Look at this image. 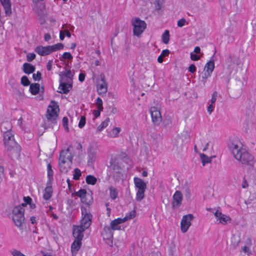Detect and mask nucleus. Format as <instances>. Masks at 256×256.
I'll use <instances>...</instances> for the list:
<instances>
[{
    "label": "nucleus",
    "instance_id": "60",
    "mask_svg": "<svg viewBox=\"0 0 256 256\" xmlns=\"http://www.w3.org/2000/svg\"><path fill=\"white\" fill-rule=\"evenodd\" d=\"M214 106L212 104L209 105L208 108V112L210 114L213 111Z\"/></svg>",
    "mask_w": 256,
    "mask_h": 256
},
{
    "label": "nucleus",
    "instance_id": "10",
    "mask_svg": "<svg viewBox=\"0 0 256 256\" xmlns=\"http://www.w3.org/2000/svg\"><path fill=\"white\" fill-rule=\"evenodd\" d=\"M194 218V216L192 214H188L183 216L180 225L181 230L182 232H186L190 226H191V221Z\"/></svg>",
    "mask_w": 256,
    "mask_h": 256
},
{
    "label": "nucleus",
    "instance_id": "30",
    "mask_svg": "<svg viewBox=\"0 0 256 256\" xmlns=\"http://www.w3.org/2000/svg\"><path fill=\"white\" fill-rule=\"evenodd\" d=\"M211 74L204 71L200 76V80L204 85L205 84L207 79L211 76Z\"/></svg>",
    "mask_w": 256,
    "mask_h": 256
},
{
    "label": "nucleus",
    "instance_id": "29",
    "mask_svg": "<svg viewBox=\"0 0 256 256\" xmlns=\"http://www.w3.org/2000/svg\"><path fill=\"white\" fill-rule=\"evenodd\" d=\"M200 157L203 166H205L206 164L210 163L212 160V157H208L204 154H200Z\"/></svg>",
    "mask_w": 256,
    "mask_h": 256
},
{
    "label": "nucleus",
    "instance_id": "9",
    "mask_svg": "<svg viewBox=\"0 0 256 256\" xmlns=\"http://www.w3.org/2000/svg\"><path fill=\"white\" fill-rule=\"evenodd\" d=\"M99 78L100 80H97V92L98 94L103 96L108 91V83L106 81L104 74H100Z\"/></svg>",
    "mask_w": 256,
    "mask_h": 256
},
{
    "label": "nucleus",
    "instance_id": "61",
    "mask_svg": "<svg viewBox=\"0 0 256 256\" xmlns=\"http://www.w3.org/2000/svg\"><path fill=\"white\" fill-rule=\"evenodd\" d=\"M155 4H156V8L157 10H160L161 8V5L160 3V1H158V0L156 1Z\"/></svg>",
    "mask_w": 256,
    "mask_h": 256
},
{
    "label": "nucleus",
    "instance_id": "46",
    "mask_svg": "<svg viewBox=\"0 0 256 256\" xmlns=\"http://www.w3.org/2000/svg\"><path fill=\"white\" fill-rule=\"evenodd\" d=\"M190 58L192 60L196 61L200 59V56L193 52L190 53Z\"/></svg>",
    "mask_w": 256,
    "mask_h": 256
},
{
    "label": "nucleus",
    "instance_id": "27",
    "mask_svg": "<svg viewBox=\"0 0 256 256\" xmlns=\"http://www.w3.org/2000/svg\"><path fill=\"white\" fill-rule=\"evenodd\" d=\"M52 190L51 186H48L46 188L43 194V198L45 200H49L52 196Z\"/></svg>",
    "mask_w": 256,
    "mask_h": 256
},
{
    "label": "nucleus",
    "instance_id": "3",
    "mask_svg": "<svg viewBox=\"0 0 256 256\" xmlns=\"http://www.w3.org/2000/svg\"><path fill=\"white\" fill-rule=\"evenodd\" d=\"M8 155L12 159L18 158L20 155V146L15 141L12 140L10 141L4 142Z\"/></svg>",
    "mask_w": 256,
    "mask_h": 256
},
{
    "label": "nucleus",
    "instance_id": "58",
    "mask_svg": "<svg viewBox=\"0 0 256 256\" xmlns=\"http://www.w3.org/2000/svg\"><path fill=\"white\" fill-rule=\"evenodd\" d=\"M52 60H49L47 64V65H46L47 70L49 71L51 70H52Z\"/></svg>",
    "mask_w": 256,
    "mask_h": 256
},
{
    "label": "nucleus",
    "instance_id": "64",
    "mask_svg": "<svg viewBox=\"0 0 256 256\" xmlns=\"http://www.w3.org/2000/svg\"><path fill=\"white\" fill-rule=\"evenodd\" d=\"M200 52V48L199 46H198L195 47L194 52L196 54H198Z\"/></svg>",
    "mask_w": 256,
    "mask_h": 256
},
{
    "label": "nucleus",
    "instance_id": "2",
    "mask_svg": "<svg viewBox=\"0 0 256 256\" xmlns=\"http://www.w3.org/2000/svg\"><path fill=\"white\" fill-rule=\"evenodd\" d=\"M58 112L59 107L57 102L54 101H52L50 104L48 108L46 114L47 122L52 124H56V123Z\"/></svg>",
    "mask_w": 256,
    "mask_h": 256
},
{
    "label": "nucleus",
    "instance_id": "21",
    "mask_svg": "<svg viewBox=\"0 0 256 256\" xmlns=\"http://www.w3.org/2000/svg\"><path fill=\"white\" fill-rule=\"evenodd\" d=\"M72 164V162L70 160L60 162L59 161V167L60 171L63 173H66L68 170L70 168V165Z\"/></svg>",
    "mask_w": 256,
    "mask_h": 256
},
{
    "label": "nucleus",
    "instance_id": "59",
    "mask_svg": "<svg viewBox=\"0 0 256 256\" xmlns=\"http://www.w3.org/2000/svg\"><path fill=\"white\" fill-rule=\"evenodd\" d=\"M44 38L46 42L49 41L51 39L50 34L48 33L46 34L44 36Z\"/></svg>",
    "mask_w": 256,
    "mask_h": 256
},
{
    "label": "nucleus",
    "instance_id": "6",
    "mask_svg": "<svg viewBox=\"0 0 256 256\" xmlns=\"http://www.w3.org/2000/svg\"><path fill=\"white\" fill-rule=\"evenodd\" d=\"M1 130L4 132V142L14 140V132L11 130V126L8 122L2 124Z\"/></svg>",
    "mask_w": 256,
    "mask_h": 256
},
{
    "label": "nucleus",
    "instance_id": "57",
    "mask_svg": "<svg viewBox=\"0 0 256 256\" xmlns=\"http://www.w3.org/2000/svg\"><path fill=\"white\" fill-rule=\"evenodd\" d=\"M169 54H170V50H168L166 49V50H163L162 51L161 55H162V56L164 57V56H168Z\"/></svg>",
    "mask_w": 256,
    "mask_h": 256
},
{
    "label": "nucleus",
    "instance_id": "1",
    "mask_svg": "<svg viewBox=\"0 0 256 256\" xmlns=\"http://www.w3.org/2000/svg\"><path fill=\"white\" fill-rule=\"evenodd\" d=\"M232 154L242 164L252 166L254 163V156L246 149L242 148V143L238 140H233L229 145Z\"/></svg>",
    "mask_w": 256,
    "mask_h": 256
},
{
    "label": "nucleus",
    "instance_id": "42",
    "mask_svg": "<svg viewBox=\"0 0 256 256\" xmlns=\"http://www.w3.org/2000/svg\"><path fill=\"white\" fill-rule=\"evenodd\" d=\"M86 124V118L84 116H82L80 118V120L78 123V127L80 128H83Z\"/></svg>",
    "mask_w": 256,
    "mask_h": 256
},
{
    "label": "nucleus",
    "instance_id": "32",
    "mask_svg": "<svg viewBox=\"0 0 256 256\" xmlns=\"http://www.w3.org/2000/svg\"><path fill=\"white\" fill-rule=\"evenodd\" d=\"M109 122H110V118H107L98 127L97 132H100L102 131L105 128H106L108 126V124Z\"/></svg>",
    "mask_w": 256,
    "mask_h": 256
},
{
    "label": "nucleus",
    "instance_id": "20",
    "mask_svg": "<svg viewBox=\"0 0 256 256\" xmlns=\"http://www.w3.org/2000/svg\"><path fill=\"white\" fill-rule=\"evenodd\" d=\"M0 2L4 10L6 16H10L12 13L10 0H0Z\"/></svg>",
    "mask_w": 256,
    "mask_h": 256
},
{
    "label": "nucleus",
    "instance_id": "11",
    "mask_svg": "<svg viewBox=\"0 0 256 256\" xmlns=\"http://www.w3.org/2000/svg\"><path fill=\"white\" fill-rule=\"evenodd\" d=\"M60 84L58 87V92L61 94H67L72 88V82L60 80Z\"/></svg>",
    "mask_w": 256,
    "mask_h": 256
},
{
    "label": "nucleus",
    "instance_id": "17",
    "mask_svg": "<svg viewBox=\"0 0 256 256\" xmlns=\"http://www.w3.org/2000/svg\"><path fill=\"white\" fill-rule=\"evenodd\" d=\"M35 52L42 56L48 55L52 52L50 46H38L36 48Z\"/></svg>",
    "mask_w": 256,
    "mask_h": 256
},
{
    "label": "nucleus",
    "instance_id": "7",
    "mask_svg": "<svg viewBox=\"0 0 256 256\" xmlns=\"http://www.w3.org/2000/svg\"><path fill=\"white\" fill-rule=\"evenodd\" d=\"M132 25L134 26V34L138 36H140L146 28V23L144 20H140L139 18H136L132 20Z\"/></svg>",
    "mask_w": 256,
    "mask_h": 256
},
{
    "label": "nucleus",
    "instance_id": "18",
    "mask_svg": "<svg viewBox=\"0 0 256 256\" xmlns=\"http://www.w3.org/2000/svg\"><path fill=\"white\" fill-rule=\"evenodd\" d=\"M60 80L68 81V82H72V78L74 74L72 73L70 70H65L64 71L62 72L59 74Z\"/></svg>",
    "mask_w": 256,
    "mask_h": 256
},
{
    "label": "nucleus",
    "instance_id": "28",
    "mask_svg": "<svg viewBox=\"0 0 256 256\" xmlns=\"http://www.w3.org/2000/svg\"><path fill=\"white\" fill-rule=\"evenodd\" d=\"M214 60H210L204 66V70L205 72H209L210 74H212L214 70Z\"/></svg>",
    "mask_w": 256,
    "mask_h": 256
},
{
    "label": "nucleus",
    "instance_id": "54",
    "mask_svg": "<svg viewBox=\"0 0 256 256\" xmlns=\"http://www.w3.org/2000/svg\"><path fill=\"white\" fill-rule=\"evenodd\" d=\"M246 246H250L252 245V239L250 237H248L246 240Z\"/></svg>",
    "mask_w": 256,
    "mask_h": 256
},
{
    "label": "nucleus",
    "instance_id": "39",
    "mask_svg": "<svg viewBox=\"0 0 256 256\" xmlns=\"http://www.w3.org/2000/svg\"><path fill=\"white\" fill-rule=\"evenodd\" d=\"M21 84L24 86H28L30 84V82L26 76H23L21 78Z\"/></svg>",
    "mask_w": 256,
    "mask_h": 256
},
{
    "label": "nucleus",
    "instance_id": "19",
    "mask_svg": "<svg viewBox=\"0 0 256 256\" xmlns=\"http://www.w3.org/2000/svg\"><path fill=\"white\" fill-rule=\"evenodd\" d=\"M85 230L81 227L78 226H74L73 229V236L76 238V240H82L83 237V232Z\"/></svg>",
    "mask_w": 256,
    "mask_h": 256
},
{
    "label": "nucleus",
    "instance_id": "25",
    "mask_svg": "<svg viewBox=\"0 0 256 256\" xmlns=\"http://www.w3.org/2000/svg\"><path fill=\"white\" fill-rule=\"evenodd\" d=\"M23 70L24 73L30 74L35 70V68L30 64L24 63L23 65Z\"/></svg>",
    "mask_w": 256,
    "mask_h": 256
},
{
    "label": "nucleus",
    "instance_id": "48",
    "mask_svg": "<svg viewBox=\"0 0 256 256\" xmlns=\"http://www.w3.org/2000/svg\"><path fill=\"white\" fill-rule=\"evenodd\" d=\"M217 97H218V93H217V92H213V94H212V99H211V103L212 104L215 103V102H216Z\"/></svg>",
    "mask_w": 256,
    "mask_h": 256
},
{
    "label": "nucleus",
    "instance_id": "56",
    "mask_svg": "<svg viewBox=\"0 0 256 256\" xmlns=\"http://www.w3.org/2000/svg\"><path fill=\"white\" fill-rule=\"evenodd\" d=\"M85 78V74L83 73H80L78 76V80L80 82L84 81Z\"/></svg>",
    "mask_w": 256,
    "mask_h": 256
},
{
    "label": "nucleus",
    "instance_id": "40",
    "mask_svg": "<svg viewBox=\"0 0 256 256\" xmlns=\"http://www.w3.org/2000/svg\"><path fill=\"white\" fill-rule=\"evenodd\" d=\"M96 106L98 110H103L102 101L100 98H98L96 100Z\"/></svg>",
    "mask_w": 256,
    "mask_h": 256
},
{
    "label": "nucleus",
    "instance_id": "53",
    "mask_svg": "<svg viewBox=\"0 0 256 256\" xmlns=\"http://www.w3.org/2000/svg\"><path fill=\"white\" fill-rule=\"evenodd\" d=\"M249 247L250 246H247L245 245L242 248L243 252L248 254H250V250Z\"/></svg>",
    "mask_w": 256,
    "mask_h": 256
},
{
    "label": "nucleus",
    "instance_id": "33",
    "mask_svg": "<svg viewBox=\"0 0 256 256\" xmlns=\"http://www.w3.org/2000/svg\"><path fill=\"white\" fill-rule=\"evenodd\" d=\"M110 194L112 199L115 200L118 197V195L116 189L113 186H110Z\"/></svg>",
    "mask_w": 256,
    "mask_h": 256
},
{
    "label": "nucleus",
    "instance_id": "5",
    "mask_svg": "<svg viewBox=\"0 0 256 256\" xmlns=\"http://www.w3.org/2000/svg\"><path fill=\"white\" fill-rule=\"evenodd\" d=\"M24 208L20 206H15L12 210V220L18 227L20 226L22 223L24 222Z\"/></svg>",
    "mask_w": 256,
    "mask_h": 256
},
{
    "label": "nucleus",
    "instance_id": "36",
    "mask_svg": "<svg viewBox=\"0 0 256 256\" xmlns=\"http://www.w3.org/2000/svg\"><path fill=\"white\" fill-rule=\"evenodd\" d=\"M52 52H56L58 50H62L64 48V44L62 43H58L54 45L50 46Z\"/></svg>",
    "mask_w": 256,
    "mask_h": 256
},
{
    "label": "nucleus",
    "instance_id": "41",
    "mask_svg": "<svg viewBox=\"0 0 256 256\" xmlns=\"http://www.w3.org/2000/svg\"><path fill=\"white\" fill-rule=\"evenodd\" d=\"M48 176L49 178V180L52 179L53 176V170L52 168V166L50 164H48Z\"/></svg>",
    "mask_w": 256,
    "mask_h": 256
},
{
    "label": "nucleus",
    "instance_id": "49",
    "mask_svg": "<svg viewBox=\"0 0 256 256\" xmlns=\"http://www.w3.org/2000/svg\"><path fill=\"white\" fill-rule=\"evenodd\" d=\"M63 125L65 127L66 129L68 130V118L66 117H64L62 118Z\"/></svg>",
    "mask_w": 256,
    "mask_h": 256
},
{
    "label": "nucleus",
    "instance_id": "26",
    "mask_svg": "<svg viewBox=\"0 0 256 256\" xmlns=\"http://www.w3.org/2000/svg\"><path fill=\"white\" fill-rule=\"evenodd\" d=\"M40 90V85L38 83L32 84L30 85V91L33 95L38 94Z\"/></svg>",
    "mask_w": 256,
    "mask_h": 256
},
{
    "label": "nucleus",
    "instance_id": "23",
    "mask_svg": "<svg viewBox=\"0 0 256 256\" xmlns=\"http://www.w3.org/2000/svg\"><path fill=\"white\" fill-rule=\"evenodd\" d=\"M124 220L122 218H118L112 220L110 222V228L112 230H119L120 229V224L124 222Z\"/></svg>",
    "mask_w": 256,
    "mask_h": 256
},
{
    "label": "nucleus",
    "instance_id": "44",
    "mask_svg": "<svg viewBox=\"0 0 256 256\" xmlns=\"http://www.w3.org/2000/svg\"><path fill=\"white\" fill-rule=\"evenodd\" d=\"M41 73L40 72H37L36 74H34L32 77L34 80H40L41 78Z\"/></svg>",
    "mask_w": 256,
    "mask_h": 256
},
{
    "label": "nucleus",
    "instance_id": "13",
    "mask_svg": "<svg viewBox=\"0 0 256 256\" xmlns=\"http://www.w3.org/2000/svg\"><path fill=\"white\" fill-rule=\"evenodd\" d=\"M214 214L216 218H217V220H219V222L222 224H228V222H230V217L222 214V212L218 210H216L214 212Z\"/></svg>",
    "mask_w": 256,
    "mask_h": 256
},
{
    "label": "nucleus",
    "instance_id": "47",
    "mask_svg": "<svg viewBox=\"0 0 256 256\" xmlns=\"http://www.w3.org/2000/svg\"><path fill=\"white\" fill-rule=\"evenodd\" d=\"M186 19L184 18H182L178 20V26L179 27H182L186 23Z\"/></svg>",
    "mask_w": 256,
    "mask_h": 256
},
{
    "label": "nucleus",
    "instance_id": "50",
    "mask_svg": "<svg viewBox=\"0 0 256 256\" xmlns=\"http://www.w3.org/2000/svg\"><path fill=\"white\" fill-rule=\"evenodd\" d=\"M24 200L25 201V202L26 203V204H22V206H26V204H30V202L32 201V198H30L28 197H28H24Z\"/></svg>",
    "mask_w": 256,
    "mask_h": 256
},
{
    "label": "nucleus",
    "instance_id": "63",
    "mask_svg": "<svg viewBox=\"0 0 256 256\" xmlns=\"http://www.w3.org/2000/svg\"><path fill=\"white\" fill-rule=\"evenodd\" d=\"M163 58L164 56H162V55L160 54V56H159L158 58V62L159 63H162L163 62Z\"/></svg>",
    "mask_w": 256,
    "mask_h": 256
},
{
    "label": "nucleus",
    "instance_id": "15",
    "mask_svg": "<svg viewBox=\"0 0 256 256\" xmlns=\"http://www.w3.org/2000/svg\"><path fill=\"white\" fill-rule=\"evenodd\" d=\"M67 160L72 161V156L70 152V148H68L66 150H62L60 156V162H66Z\"/></svg>",
    "mask_w": 256,
    "mask_h": 256
},
{
    "label": "nucleus",
    "instance_id": "14",
    "mask_svg": "<svg viewBox=\"0 0 256 256\" xmlns=\"http://www.w3.org/2000/svg\"><path fill=\"white\" fill-rule=\"evenodd\" d=\"M183 199V196L180 191L176 190L173 196V202L172 206L174 208H178L182 204Z\"/></svg>",
    "mask_w": 256,
    "mask_h": 256
},
{
    "label": "nucleus",
    "instance_id": "4",
    "mask_svg": "<svg viewBox=\"0 0 256 256\" xmlns=\"http://www.w3.org/2000/svg\"><path fill=\"white\" fill-rule=\"evenodd\" d=\"M134 182L136 188L138 189L136 199L140 202L144 198V192L146 189V183L141 178L134 177Z\"/></svg>",
    "mask_w": 256,
    "mask_h": 256
},
{
    "label": "nucleus",
    "instance_id": "62",
    "mask_svg": "<svg viewBox=\"0 0 256 256\" xmlns=\"http://www.w3.org/2000/svg\"><path fill=\"white\" fill-rule=\"evenodd\" d=\"M248 186V184L246 179H244L242 184V188H245Z\"/></svg>",
    "mask_w": 256,
    "mask_h": 256
},
{
    "label": "nucleus",
    "instance_id": "34",
    "mask_svg": "<svg viewBox=\"0 0 256 256\" xmlns=\"http://www.w3.org/2000/svg\"><path fill=\"white\" fill-rule=\"evenodd\" d=\"M162 42L165 44H168L170 40V34L168 30H166L162 34Z\"/></svg>",
    "mask_w": 256,
    "mask_h": 256
},
{
    "label": "nucleus",
    "instance_id": "37",
    "mask_svg": "<svg viewBox=\"0 0 256 256\" xmlns=\"http://www.w3.org/2000/svg\"><path fill=\"white\" fill-rule=\"evenodd\" d=\"M136 216V212L134 210L131 211L126 216L122 218L123 220L125 222L128 220L132 219L135 217Z\"/></svg>",
    "mask_w": 256,
    "mask_h": 256
},
{
    "label": "nucleus",
    "instance_id": "38",
    "mask_svg": "<svg viewBox=\"0 0 256 256\" xmlns=\"http://www.w3.org/2000/svg\"><path fill=\"white\" fill-rule=\"evenodd\" d=\"M80 170L78 168H76L74 170V174H73V178L75 180H78L80 178Z\"/></svg>",
    "mask_w": 256,
    "mask_h": 256
},
{
    "label": "nucleus",
    "instance_id": "22",
    "mask_svg": "<svg viewBox=\"0 0 256 256\" xmlns=\"http://www.w3.org/2000/svg\"><path fill=\"white\" fill-rule=\"evenodd\" d=\"M76 194L78 196L80 197L82 199V201L86 203V204H90V200L87 201L86 199L88 197L91 198V196L86 193V192L84 189H81L79 190L76 193Z\"/></svg>",
    "mask_w": 256,
    "mask_h": 256
},
{
    "label": "nucleus",
    "instance_id": "31",
    "mask_svg": "<svg viewBox=\"0 0 256 256\" xmlns=\"http://www.w3.org/2000/svg\"><path fill=\"white\" fill-rule=\"evenodd\" d=\"M86 181L88 184L94 185L97 182V178L92 175H88L86 176Z\"/></svg>",
    "mask_w": 256,
    "mask_h": 256
},
{
    "label": "nucleus",
    "instance_id": "52",
    "mask_svg": "<svg viewBox=\"0 0 256 256\" xmlns=\"http://www.w3.org/2000/svg\"><path fill=\"white\" fill-rule=\"evenodd\" d=\"M226 62L228 63L229 66L232 65L234 63L233 61V56H230L226 59Z\"/></svg>",
    "mask_w": 256,
    "mask_h": 256
},
{
    "label": "nucleus",
    "instance_id": "43",
    "mask_svg": "<svg viewBox=\"0 0 256 256\" xmlns=\"http://www.w3.org/2000/svg\"><path fill=\"white\" fill-rule=\"evenodd\" d=\"M62 57L64 59H68L71 60L72 59V55L68 52H65L63 54Z\"/></svg>",
    "mask_w": 256,
    "mask_h": 256
},
{
    "label": "nucleus",
    "instance_id": "45",
    "mask_svg": "<svg viewBox=\"0 0 256 256\" xmlns=\"http://www.w3.org/2000/svg\"><path fill=\"white\" fill-rule=\"evenodd\" d=\"M35 58L36 54L34 53H30L26 56L27 60L30 62L34 60Z\"/></svg>",
    "mask_w": 256,
    "mask_h": 256
},
{
    "label": "nucleus",
    "instance_id": "8",
    "mask_svg": "<svg viewBox=\"0 0 256 256\" xmlns=\"http://www.w3.org/2000/svg\"><path fill=\"white\" fill-rule=\"evenodd\" d=\"M152 121L155 125H159L162 120V117L160 110V106L158 104L156 106H152L150 109Z\"/></svg>",
    "mask_w": 256,
    "mask_h": 256
},
{
    "label": "nucleus",
    "instance_id": "35",
    "mask_svg": "<svg viewBox=\"0 0 256 256\" xmlns=\"http://www.w3.org/2000/svg\"><path fill=\"white\" fill-rule=\"evenodd\" d=\"M120 131V128L116 127L112 130V132L109 134V136L112 138L118 137Z\"/></svg>",
    "mask_w": 256,
    "mask_h": 256
},
{
    "label": "nucleus",
    "instance_id": "12",
    "mask_svg": "<svg viewBox=\"0 0 256 256\" xmlns=\"http://www.w3.org/2000/svg\"><path fill=\"white\" fill-rule=\"evenodd\" d=\"M98 151L94 148H90L88 151V164L92 166L97 158Z\"/></svg>",
    "mask_w": 256,
    "mask_h": 256
},
{
    "label": "nucleus",
    "instance_id": "51",
    "mask_svg": "<svg viewBox=\"0 0 256 256\" xmlns=\"http://www.w3.org/2000/svg\"><path fill=\"white\" fill-rule=\"evenodd\" d=\"M188 71L192 73H194L196 71V67L194 64H192L188 68Z\"/></svg>",
    "mask_w": 256,
    "mask_h": 256
},
{
    "label": "nucleus",
    "instance_id": "16",
    "mask_svg": "<svg viewBox=\"0 0 256 256\" xmlns=\"http://www.w3.org/2000/svg\"><path fill=\"white\" fill-rule=\"evenodd\" d=\"M91 219L92 215L90 214H86L81 220L80 224L78 226L86 230L88 228L91 224Z\"/></svg>",
    "mask_w": 256,
    "mask_h": 256
},
{
    "label": "nucleus",
    "instance_id": "24",
    "mask_svg": "<svg viewBox=\"0 0 256 256\" xmlns=\"http://www.w3.org/2000/svg\"><path fill=\"white\" fill-rule=\"evenodd\" d=\"M82 240H75L72 244L71 250L72 255L75 256L82 245Z\"/></svg>",
    "mask_w": 256,
    "mask_h": 256
},
{
    "label": "nucleus",
    "instance_id": "55",
    "mask_svg": "<svg viewBox=\"0 0 256 256\" xmlns=\"http://www.w3.org/2000/svg\"><path fill=\"white\" fill-rule=\"evenodd\" d=\"M102 110H100L98 109L97 110H94L93 111V114L96 117H98L100 116V112Z\"/></svg>",
    "mask_w": 256,
    "mask_h": 256
}]
</instances>
